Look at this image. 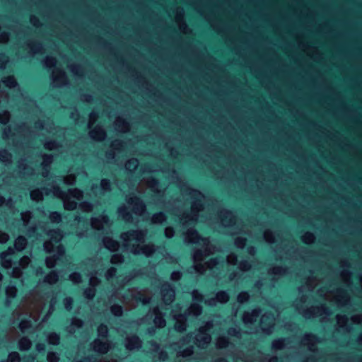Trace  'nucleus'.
Wrapping results in <instances>:
<instances>
[{"label": "nucleus", "instance_id": "obj_52", "mask_svg": "<svg viewBox=\"0 0 362 362\" xmlns=\"http://www.w3.org/2000/svg\"><path fill=\"white\" fill-rule=\"evenodd\" d=\"M111 313L115 316H121L122 314V308L119 305H113L110 308Z\"/></svg>", "mask_w": 362, "mask_h": 362}, {"label": "nucleus", "instance_id": "obj_19", "mask_svg": "<svg viewBox=\"0 0 362 362\" xmlns=\"http://www.w3.org/2000/svg\"><path fill=\"white\" fill-rule=\"evenodd\" d=\"M111 342H104L97 339L92 343L93 349L100 354H105L112 348Z\"/></svg>", "mask_w": 362, "mask_h": 362}, {"label": "nucleus", "instance_id": "obj_28", "mask_svg": "<svg viewBox=\"0 0 362 362\" xmlns=\"http://www.w3.org/2000/svg\"><path fill=\"white\" fill-rule=\"evenodd\" d=\"M105 247L110 251H115L119 247V243L109 237H105L103 239Z\"/></svg>", "mask_w": 362, "mask_h": 362}, {"label": "nucleus", "instance_id": "obj_49", "mask_svg": "<svg viewBox=\"0 0 362 362\" xmlns=\"http://www.w3.org/2000/svg\"><path fill=\"white\" fill-rule=\"evenodd\" d=\"M21 217L23 225L26 226L32 217L31 212L29 211L23 212L21 214Z\"/></svg>", "mask_w": 362, "mask_h": 362}, {"label": "nucleus", "instance_id": "obj_10", "mask_svg": "<svg viewBox=\"0 0 362 362\" xmlns=\"http://www.w3.org/2000/svg\"><path fill=\"white\" fill-rule=\"evenodd\" d=\"M39 302H36L33 305V312L30 314V320H23L20 322L19 327L23 332H26L29 328H30L32 325V320L36 322L37 320V314L42 309V308L45 305V303L44 302V299L37 300Z\"/></svg>", "mask_w": 362, "mask_h": 362}, {"label": "nucleus", "instance_id": "obj_62", "mask_svg": "<svg viewBox=\"0 0 362 362\" xmlns=\"http://www.w3.org/2000/svg\"><path fill=\"white\" fill-rule=\"evenodd\" d=\"M124 260L123 257L119 254H115L111 257V263L112 264H118L122 262Z\"/></svg>", "mask_w": 362, "mask_h": 362}, {"label": "nucleus", "instance_id": "obj_16", "mask_svg": "<svg viewBox=\"0 0 362 362\" xmlns=\"http://www.w3.org/2000/svg\"><path fill=\"white\" fill-rule=\"evenodd\" d=\"M110 224L108 217L105 215L91 219V226L98 230H105L110 228Z\"/></svg>", "mask_w": 362, "mask_h": 362}, {"label": "nucleus", "instance_id": "obj_37", "mask_svg": "<svg viewBox=\"0 0 362 362\" xmlns=\"http://www.w3.org/2000/svg\"><path fill=\"white\" fill-rule=\"evenodd\" d=\"M59 276L55 271L51 272L45 278V281L49 284H55L58 281Z\"/></svg>", "mask_w": 362, "mask_h": 362}, {"label": "nucleus", "instance_id": "obj_3", "mask_svg": "<svg viewBox=\"0 0 362 362\" xmlns=\"http://www.w3.org/2000/svg\"><path fill=\"white\" fill-rule=\"evenodd\" d=\"M214 327L212 321H209L201 327L198 332L194 337L193 334H189L185 337L181 341L178 355L182 357L189 356L193 354L194 347L191 343L197 344L200 348H204L211 341V337L209 331Z\"/></svg>", "mask_w": 362, "mask_h": 362}, {"label": "nucleus", "instance_id": "obj_35", "mask_svg": "<svg viewBox=\"0 0 362 362\" xmlns=\"http://www.w3.org/2000/svg\"><path fill=\"white\" fill-rule=\"evenodd\" d=\"M287 269L281 266L274 267L269 269V274L274 276H283L286 274Z\"/></svg>", "mask_w": 362, "mask_h": 362}, {"label": "nucleus", "instance_id": "obj_13", "mask_svg": "<svg viewBox=\"0 0 362 362\" xmlns=\"http://www.w3.org/2000/svg\"><path fill=\"white\" fill-rule=\"evenodd\" d=\"M127 203L132 207L134 214L137 216H141L146 210L144 202L136 196L129 197Z\"/></svg>", "mask_w": 362, "mask_h": 362}, {"label": "nucleus", "instance_id": "obj_22", "mask_svg": "<svg viewBox=\"0 0 362 362\" xmlns=\"http://www.w3.org/2000/svg\"><path fill=\"white\" fill-rule=\"evenodd\" d=\"M14 253V248L12 247H9L8 250L5 252H3L0 255V259L1 261V265L3 267L6 269H9L12 266L11 259L9 258L11 255Z\"/></svg>", "mask_w": 362, "mask_h": 362}, {"label": "nucleus", "instance_id": "obj_46", "mask_svg": "<svg viewBox=\"0 0 362 362\" xmlns=\"http://www.w3.org/2000/svg\"><path fill=\"white\" fill-rule=\"evenodd\" d=\"M264 240L270 243L275 242V234L270 230H267L264 233Z\"/></svg>", "mask_w": 362, "mask_h": 362}, {"label": "nucleus", "instance_id": "obj_18", "mask_svg": "<svg viewBox=\"0 0 362 362\" xmlns=\"http://www.w3.org/2000/svg\"><path fill=\"white\" fill-rule=\"evenodd\" d=\"M229 300V295L225 291H218L214 298H208L205 300V303L208 305L214 306L217 303H225Z\"/></svg>", "mask_w": 362, "mask_h": 362}, {"label": "nucleus", "instance_id": "obj_50", "mask_svg": "<svg viewBox=\"0 0 362 362\" xmlns=\"http://www.w3.org/2000/svg\"><path fill=\"white\" fill-rule=\"evenodd\" d=\"M18 168L21 172L25 175H30L33 173V169L27 165H24L23 161L19 163Z\"/></svg>", "mask_w": 362, "mask_h": 362}, {"label": "nucleus", "instance_id": "obj_6", "mask_svg": "<svg viewBox=\"0 0 362 362\" xmlns=\"http://www.w3.org/2000/svg\"><path fill=\"white\" fill-rule=\"evenodd\" d=\"M50 240L45 241L44 248L47 252H54L53 256L47 257L46 265L48 268H52L55 266L56 262L64 256V249L59 243L62 238V233L60 230H53L46 232Z\"/></svg>", "mask_w": 362, "mask_h": 362}, {"label": "nucleus", "instance_id": "obj_32", "mask_svg": "<svg viewBox=\"0 0 362 362\" xmlns=\"http://www.w3.org/2000/svg\"><path fill=\"white\" fill-rule=\"evenodd\" d=\"M17 293V289L15 286L9 285L6 288V303L8 305L11 303L10 299L13 298Z\"/></svg>", "mask_w": 362, "mask_h": 362}, {"label": "nucleus", "instance_id": "obj_58", "mask_svg": "<svg viewBox=\"0 0 362 362\" xmlns=\"http://www.w3.org/2000/svg\"><path fill=\"white\" fill-rule=\"evenodd\" d=\"M45 147L48 150H53L59 147V144L55 141H47L45 144Z\"/></svg>", "mask_w": 362, "mask_h": 362}, {"label": "nucleus", "instance_id": "obj_26", "mask_svg": "<svg viewBox=\"0 0 362 362\" xmlns=\"http://www.w3.org/2000/svg\"><path fill=\"white\" fill-rule=\"evenodd\" d=\"M118 214L122 219L127 222H133V217L132 214L128 211L125 205L121 206L118 209Z\"/></svg>", "mask_w": 362, "mask_h": 362}, {"label": "nucleus", "instance_id": "obj_39", "mask_svg": "<svg viewBox=\"0 0 362 362\" xmlns=\"http://www.w3.org/2000/svg\"><path fill=\"white\" fill-rule=\"evenodd\" d=\"M18 345L21 350L25 351L30 349L31 346V341L28 338L23 337L20 339Z\"/></svg>", "mask_w": 362, "mask_h": 362}, {"label": "nucleus", "instance_id": "obj_54", "mask_svg": "<svg viewBox=\"0 0 362 362\" xmlns=\"http://www.w3.org/2000/svg\"><path fill=\"white\" fill-rule=\"evenodd\" d=\"M49 219L53 223H59L62 220V216L59 212L54 211L49 214Z\"/></svg>", "mask_w": 362, "mask_h": 362}, {"label": "nucleus", "instance_id": "obj_14", "mask_svg": "<svg viewBox=\"0 0 362 362\" xmlns=\"http://www.w3.org/2000/svg\"><path fill=\"white\" fill-rule=\"evenodd\" d=\"M275 318L272 313L264 314L260 320V327L266 334H270L272 332L274 325Z\"/></svg>", "mask_w": 362, "mask_h": 362}, {"label": "nucleus", "instance_id": "obj_24", "mask_svg": "<svg viewBox=\"0 0 362 362\" xmlns=\"http://www.w3.org/2000/svg\"><path fill=\"white\" fill-rule=\"evenodd\" d=\"M126 348L129 350L139 349L141 346V341L139 338L135 335L127 337L126 339Z\"/></svg>", "mask_w": 362, "mask_h": 362}, {"label": "nucleus", "instance_id": "obj_55", "mask_svg": "<svg viewBox=\"0 0 362 362\" xmlns=\"http://www.w3.org/2000/svg\"><path fill=\"white\" fill-rule=\"evenodd\" d=\"M69 280L74 284H78L81 281V274L78 272H74L69 275Z\"/></svg>", "mask_w": 362, "mask_h": 362}, {"label": "nucleus", "instance_id": "obj_4", "mask_svg": "<svg viewBox=\"0 0 362 362\" xmlns=\"http://www.w3.org/2000/svg\"><path fill=\"white\" fill-rule=\"evenodd\" d=\"M146 230H132L121 235L127 250L135 255L143 254L149 257L156 252L153 245L141 246L146 236Z\"/></svg>", "mask_w": 362, "mask_h": 362}, {"label": "nucleus", "instance_id": "obj_48", "mask_svg": "<svg viewBox=\"0 0 362 362\" xmlns=\"http://www.w3.org/2000/svg\"><path fill=\"white\" fill-rule=\"evenodd\" d=\"M315 238V235L310 232H307L302 236L303 241L307 244L313 243Z\"/></svg>", "mask_w": 362, "mask_h": 362}, {"label": "nucleus", "instance_id": "obj_27", "mask_svg": "<svg viewBox=\"0 0 362 362\" xmlns=\"http://www.w3.org/2000/svg\"><path fill=\"white\" fill-rule=\"evenodd\" d=\"M115 129L119 132H126L129 129V125L124 119L117 117L115 122Z\"/></svg>", "mask_w": 362, "mask_h": 362}, {"label": "nucleus", "instance_id": "obj_51", "mask_svg": "<svg viewBox=\"0 0 362 362\" xmlns=\"http://www.w3.org/2000/svg\"><path fill=\"white\" fill-rule=\"evenodd\" d=\"M147 184L153 192H159L158 182L154 179H148Z\"/></svg>", "mask_w": 362, "mask_h": 362}, {"label": "nucleus", "instance_id": "obj_20", "mask_svg": "<svg viewBox=\"0 0 362 362\" xmlns=\"http://www.w3.org/2000/svg\"><path fill=\"white\" fill-rule=\"evenodd\" d=\"M260 313L259 308L254 309L252 312H245L243 317V322L245 325H252L257 321Z\"/></svg>", "mask_w": 362, "mask_h": 362}, {"label": "nucleus", "instance_id": "obj_43", "mask_svg": "<svg viewBox=\"0 0 362 362\" xmlns=\"http://www.w3.org/2000/svg\"><path fill=\"white\" fill-rule=\"evenodd\" d=\"M3 83L5 86L9 88H15L17 86V83L16 79L13 76H8L4 78L3 80Z\"/></svg>", "mask_w": 362, "mask_h": 362}, {"label": "nucleus", "instance_id": "obj_44", "mask_svg": "<svg viewBox=\"0 0 362 362\" xmlns=\"http://www.w3.org/2000/svg\"><path fill=\"white\" fill-rule=\"evenodd\" d=\"M166 217L163 212H159L152 216L151 221L154 223H160L165 221Z\"/></svg>", "mask_w": 362, "mask_h": 362}, {"label": "nucleus", "instance_id": "obj_47", "mask_svg": "<svg viewBox=\"0 0 362 362\" xmlns=\"http://www.w3.org/2000/svg\"><path fill=\"white\" fill-rule=\"evenodd\" d=\"M228 334L231 337H235L238 339L241 338V331L239 327H230L228 330Z\"/></svg>", "mask_w": 362, "mask_h": 362}, {"label": "nucleus", "instance_id": "obj_64", "mask_svg": "<svg viewBox=\"0 0 362 362\" xmlns=\"http://www.w3.org/2000/svg\"><path fill=\"white\" fill-rule=\"evenodd\" d=\"M47 361L48 362H58L59 356L56 353L49 352L47 354Z\"/></svg>", "mask_w": 362, "mask_h": 362}, {"label": "nucleus", "instance_id": "obj_31", "mask_svg": "<svg viewBox=\"0 0 362 362\" xmlns=\"http://www.w3.org/2000/svg\"><path fill=\"white\" fill-rule=\"evenodd\" d=\"M83 325V321L78 318L74 317L71 321V325L68 327L67 330L69 333L75 332L76 329L81 328Z\"/></svg>", "mask_w": 362, "mask_h": 362}, {"label": "nucleus", "instance_id": "obj_61", "mask_svg": "<svg viewBox=\"0 0 362 362\" xmlns=\"http://www.w3.org/2000/svg\"><path fill=\"white\" fill-rule=\"evenodd\" d=\"M235 245L239 248H243L246 245V239L243 237H238L235 240Z\"/></svg>", "mask_w": 362, "mask_h": 362}, {"label": "nucleus", "instance_id": "obj_56", "mask_svg": "<svg viewBox=\"0 0 362 362\" xmlns=\"http://www.w3.org/2000/svg\"><path fill=\"white\" fill-rule=\"evenodd\" d=\"M250 296L247 292H241L238 294L237 300L239 303H243L249 300Z\"/></svg>", "mask_w": 362, "mask_h": 362}, {"label": "nucleus", "instance_id": "obj_29", "mask_svg": "<svg viewBox=\"0 0 362 362\" xmlns=\"http://www.w3.org/2000/svg\"><path fill=\"white\" fill-rule=\"evenodd\" d=\"M53 160V157L52 155H44L42 157V165L43 166V177H46L48 175V170L47 168L52 163Z\"/></svg>", "mask_w": 362, "mask_h": 362}, {"label": "nucleus", "instance_id": "obj_36", "mask_svg": "<svg viewBox=\"0 0 362 362\" xmlns=\"http://www.w3.org/2000/svg\"><path fill=\"white\" fill-rule=\"evenodd\" d=\"M286 339H279L272 342V348L275 350L284 349L287 345Z\"/></svg>", "mask_w": 362, "mask_h": 362}, {"label": "nucleus", "instance_id": "obj_41", "mask_svg": "<svg viewBox=\"0 0 362 362\" xmlns=\"http://www.w3.org/2000/svg\"><path fill=\"white\" fill-rule=\"evenodd\" d=\"M47 341L49 344L57 345L59 343V336L55 332L49 333L47 335Z\"/></svg>", "mask_w": 362, "mask_h": 362}, {"label": "nucleus", "instance_id": "obj_11", "mask_svg": "<svg viewBox=\"0 0 362 362\" xmlns=\"http://www.w3.org/2000/svg\"><path fill=\"white\" fill-rule=\"evenodd\" d=\"M100 270V269H94L88 273V276H90L89 282L92 287L86 288L84 291V296L88 299H92L95 296V291L93 287L100 283V280L96 276V275L100 274L99 272Z\"/></svg>", "mask_w": 362, "mask_h": 362}, {"label": "nucleus", "instance_id": "obj_60", "mask_svg": "<svg viewBox=\"0 0 362 362\" xmlns=\"http://www.w3.org/2000/svg\"><path fill=\"white\" fill-rule=\"evenodd\" d=\"M60 180H63L64 183L66 185H74L76 182V177L73 175H67L66 177H64L63 179H60Z\"/></svg>", "mask_w": 362, "mask_h": 362}, {"label": "nucleus", "instance_id": "obj_21", "mask_svg": "<svg viewBox=\"0 0 362 362\" xmlns=\"http://www.w3.org/2000/svg\"><path fill=\"white\" fill-rule=\"evenodd\" d=\"M317 337L312 334H306L302 339V344L308 346V349L311 351H315V344L317 343Z\"/></svg>", "mask_w": 362, "mask_h": 362}, {"label": "nucleus", "instance_id": "obj_15", "mask_svg": "<svg viewBox=\"0 0 362 362\" xmlns=\"http://www.w3.org/2000/svg\"><path fill=\"white\" fill-rule=\"evenodd\" d=\"M160 291L164 304L165 305H170L175 297V291L173 288L169 283L165 282L162 285Z\"/></svg>", "mask_w": 362, "mask_h": 362}, {"label": "nucleus", "instance_id": "obj_59", "mask_svg": "<svg viewBox=\"0 0 362 362\" xmlns=\"http://www.w3.org/2000/svg\"><path fill=\"white\" fill-rule=\"evenodd\" d=\"M10 119V114L7 111H4L2 113H0V122L1 124H6Z\"/></svg>", "mask_w": 362, "mask_h": 362}, {"label": "nucleus", "instance_id": "obj_7", "mask_svg": "<svg viewBox=\"0 0 362 362\" xmlns=\"http://www.w3.org/2000/svg\"><path fill=\"white\" fill-rule=\"evenodd\" d=\"M189 196L192 199L191 212H175V215L185 226L194 224L198 218V213L203 209L204 195L199 191L189 189Z\"/></svg>", "mask_w": 362, "mask_h": 362}, {"label": "nucleus", "instance_id": "obj_45", "mask_svg": "<svg viewBox=\"0 0 362 362\" xmlns=\"http://www.w3.org/2000/svg\"><path fill=\"white\" fill-rule=\"evenodd\" d=\"M224 215L226 216V218H228V221H226L225 219H223V224L227 226H232L235 223L233 214L231 212L226 211L224 213Z\"/></svg>", "mask_w": 362, "mask_h": 362}, {"label": "nucleus", "instance_id": "obj_8", "mask_svg": "<svg viewBox=\"0 0 362 362\" xmlns=\"http://www.w3.org/2000/svg\"><path fill=\"white\" fill-rule=\"evenodd\" d=\"M57 60L55 58L48 56L44 60V65L49 69L53 68L52 71V78L54 83L57 86H62L66 83V76L64 71L61 68L55 67Z\"/></svg>", "mask_w": 362, "mask_h": 362}, {"label": "nucleus", "instance_id": "obj_53", "mask_svg": "<svg viewBox=\"0 0 362 362\" xmlns=\"http://www.w3.org/2000/svg\"><path fill=\"white\" fill-rule=\"evenodd\" d=\"M108 329L105 325H100L98 328V333L99 337H105L107 334Z\"/></svg>", "mask_w": 362, "mask_h": 362}, {"label": "nucleus", "instance_id": "obj_23", "mask_svg": "<svg viewBox=\"0 0 362 362\" xmlns=\"http://www.w3.org/2000/svg\"><path fill=\"white\" fill-rule=\"evenodd\" d=\"M30 259L28 256L22 257L19 262L20 267H14L12 270L11 275L15 278H18L22 274V269L25 268L30 263Z\"/></svg>", "mask_w": 362, "mask_h": 362}, {"label": "nucleus", "instance_id": "obj_33", "mask_svg": "<svg viewBox=\"0 0 362 362\" xmlns=\"http://www.w3.org/2000/svg\"><path fill=\"white\" fill-rule=\"evenodd\" d=\"M230 341L227 337L226 336H219L216 341V346L218 349H223L226 348L229 346Z\"/></svg>", "mask_w": 362, "mask_h": 362}, {"label": "nucleus", "instance_id": "obj_40", "mask_svg": "<svg viewBox=\"0 0 362 362\" xmlns=\"http://www.w3.org/2000/svg\"><path fill=\"white\" fill-rule=\"evenodd\" d=\"M98 189L101 192V193H105L106 192L110 191V182L109 180L103 179L101 180L100 186Z\"/></svg>", "mask_w": 362, "mask_h": 362}, {"label": "nucleus", "instance_id": "obj_17", "mask_svg": "<svg viewBox=\"0 0 362 362\" xmlns=\"http://www.w3.org/2000/svg\"><path fill=\"white\" fill-rule=\"evenodd\" d=\"M323 314L326 315L329 314V309L324 305L313 306L303 312V315L306 318L320 316Z\"/></svg>", "mask_w": 362, "mask_h": 362}, {"label": "nucleus", "instance_id": "obj_5", "mask_svg": "<svg viewBox=\"0 0 362 362\" xmlns=\"http://www.w3.org/2000/svg\"><path fill=\"white\" fill-rule=\"evenodd\" d=\"M192 297L194 301L185 311L184 313H180L181 307L179 305H176L172 310L173 317L175 320V328L179 332H182L186 329V320L187 315L198 316L202 313V308L198 303L203 301L204 297L202 294L199 293L198 291L194 290L192 293Z\"/></svg>", "mask_w": 362, "mask_h": 362}, {"label": "nucleus", "instance_id": "obj_1", "mask_svg": "<svg viewBox=\"0 0 362 362\" xmlns=\"http://www.w3.org/2000/svg\"><path fill=\"white\" fill-rule=\"evenodd\" d=\"M185 240L189 243H196L201 246L200 249L194 250L192 257L194 269L196 272L204 274L207 270H213L219 266L220 260L217 258L211 259L204 264L202 263L206 257L213 254L216 250L209 238L200 237L195 230L190 228L185 234Z\"/></svg>", "mask_w": 362, "mask_h": 362}, {"label": "nucleus", "instance_id": "obj_34", "mask_svg": "<svg viewBox=\"0 0 362 362\" xmlns=\"http://www.w3.org/2000/svg\"><path fill=\"white\" fill-rule=\"evenodd\" d=\"M349 319L345 315H337V322L339 327L347 329V323Z\"/></svg>", "mask_w": 362, "mask_h": 362}, {"label": "nucleus", "instance_id": "obj_63", "mask_svg": "<svg viewBox=\"0 0 362 362\" xmlns=\"http://www.w3.org/2000/svg\"><path fill=\"white\" fill-rule=\"evenodd\" d=\"M80 208L86 212L91 211L93 209V205L89 202H85L80 204Z\"/></svg>", "mask_w": 362, "mask_h": 362}, {"label": "nucleus", "instance_id": "obj_12", "mask_svg": "<svg viewBox=\"0 0 362 362\" xmlns=\"http://www.w3.org/2000/svg\"><path fill=\"white\" fill-rule=\"evenodd\" d=\"M160 309L159 306L153 308L145 317L146 320L153 318V322L157 327H163L165 325V320Z\"/></svg>", "mask_w": 362, "mask_h": 362}, {"label": "nucleus", "instance_id": "obj_2", "mask_svg": "<svg viewBox=\"0 0 362 362\" xmlns=\"http://www.w3.org/2000/svg\"><path fill=\"white\" fill-rule=\"evenodd\" d=\"M49 194L62 199L64 206L67 210H74L77 206L76 202L71 200L72 198L80 200L83 197L82 191L78 189H70L67 192H64L55 184H53L49 188L37 189L30 192V197L35 201H40L44 195Z\"/></svg>", "mask_w": 362, "mask_h": 362}, {"label": "nucleus", "instance_id": "obj_42", "mask_svg": "<svg viewBox=\"0 0 362 362\" xmlns=\"http://www.w3.org/2000/svg\"><path fill=\"white\" fill-rule=\"evenodd\" d=\"M0 160L5 163H10L11 155L5 149L0 150Z\"/></svg>", "mask_w": 362, "mask_h": 362}, {"label": "nucleus", "instance_id": "obj_30", "mask_svg": "<svg viewBox=\"0 0 362 362\" xmlns=\"http://www.w3.org/2000/svg\"><path fill=\"white\" fill-rule=\"evenodd\" d=\"M27 245V240L23 236H18L14 243L15 249L18 251L23 250Z\"/></svg>", "mask_w": 362, "mask_h": 362}, {"label": "nucleus", "instance_id": "obj_38", "mask_svg": "<svg viewBox=\"0 0 362 362\" xmlns=\"http://www.w3.org/2000/svg\"><path fill=\"white\" fill-rule=\"evenodd\" d=\"M139 165V161L136 158L129 159L125 164V168L127 170L132 172L136 169Z\"/></svg>", "mask_w": 362, "mask_h": 362}, {"label": "nucleus", "instance_id": "obj_25", "mask_svg": "<svg viewBox=\"0 0 362 362\" xmlns=\"http://www.w3.org/2000/svg\"><path fill=\"white\" fill-rule=\"evenodd\" d=\"M90 136L93 139L102 141L105 138L106 134L102 127L97 126L90 131Z\"/></svg>", "mask_w": 362, "mask_h": 362}, {"label": "nucleus", "instance_id": "obj_57", "mask_svg": "<svg viewBox=\"0 0 362 362\" xmlns=\"http://www.w3.org/2000/svg\"><path fill=\"white\" fill-rule=\"evenodd\" d=\"M4 204L11 209L13 208V202L11 198L6 200L4 197L0 196V206Z\"/></svg>", "mask_w": 362, "mask_h": 362}, {"label": "nucleus", "instance_id": "obj_9", "mask_svg": "<svg viewBox=\"0 0 362 362\" xmlns=\"http://www.w3.org/2000/svg\"><path fill=\"white\" fill-rule=\"evenodd\" d=\"M153 296L147 297L146 293L136 289H131L128 293L121 297L120 300L123 303H129L131 301L141 302L143 304H147L152 301Z\"/></svg>", "mask_w": 362, "mask_h": 362}]
</instances>
